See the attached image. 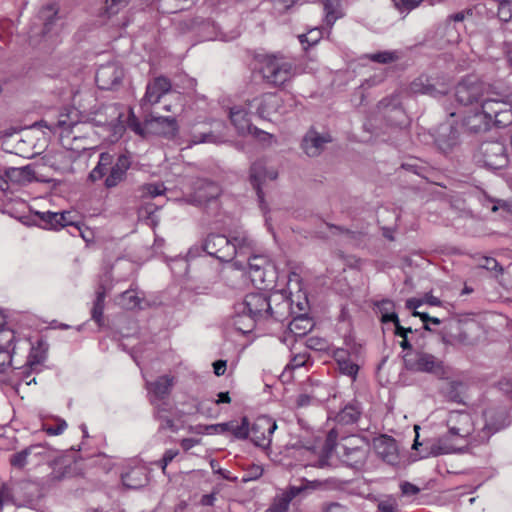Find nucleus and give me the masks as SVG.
Wrapping results in <instances>:
<instances>
[{"label":"nucleus","instance_id":"bb28decb","mask_svg":"<svg viewBox=\"0 0 512 512\" xmlns=\"http://www.w3.org/2000/svg\"><path fill=\"white\" fill-rule=\"evenodd\" d=\"M146 127L150 129L149 133H158L168 138L175 136L178 130L174 117L156 116L153 114L146 117Z\"/></svg>","mask_w":512,"mask_h":512},{"label":"nucleus","instance_id":"7c9ffc66","mask_svg":"<svg viewBox=\"0 0 512 512\" xmlns=\"http://www.w3.org/2000/svg\"><path fill=\"white\" fill-rule=\"evenodd\" d=\"M174 384V378L169 375L159 377L153 382H147V389L151 402L155 404L157 400H162L170 394Z\"/></svg>","mask_w":512,"mask_h":512},{"label":"nucleus","instance_id":"6ab92c4d","mask_svg":"<svg viewBox=\"0 0 512 512\" xmlns=\"http://www.w3.org/2000/svg\"><path fill=\"white\" fill-rule=\"evenodd\" d=\"M251 108L252 107H249L248 103L245 105H235L231 107L229 111V118L232 124L241 135L255 132L268 136L267 133L259 131L256 127L252 126L249 113V109Z\"/></svg>","mask_w":512,"mask_h":512},{"label":"nucleus","instance_id":"2eb2a0df","mask_svg":"<svg viewBox=\"0 0 512 512\" xmlns=\"http://www.w3.org/2000/svg\"><path fill=\"white\" fill-rule=\"evenodd\" d=\"M194 191L185 198L186 202L195 206H201L218 198L221 194L220 186L206 179H199L194 183Z\"/></svg>","mask_w":512,"mask_h":512},{"label":"nucleus","instance_id":"72a5a7b5","mask_svg":"<svg viewBox=\"0 0 512 512\" xmlns=\"http://www.w3.org/2000/svg\"><path fill=\"white\" fill-rule=\"evenodd\" d=\"M382 322L383 323L393 322L394 326H395L394 334L396 336H399L402 338V341L400 342L401 348L406 352L413 351L412 345L408 339V334L412 333L413 330L410 327L405 328V327L401 326L398 315L396 313L383 314Z\"/></svg>","mask_w":512,"mask_h":512},{"label":"nucleus","instance_id":"e433bc0d","mask_svg":"<svg viewBox=\"0 0 512 512\" xmlns=\"http://www.w3.org/2000/svg\"><path fill=\"white\" fill-rule=\"evenodd\" d=\"M37 215L44 223V227L47 229L58 230L62 228L61 220L63 219V215L60 212H37Z\"/></svg>","mask_w":512,"mask_h":512},{"label":"nucleus","instance_id":"2f4dec72","mask_svg":"<svg viewBox=\"0 0 512 512\" xmlns=\"http://www.w3.org/2000/svg\"><path fill=\"white\" fill-rule=\"evenodd\" d=\"M254 250V245L252 246V250L247 255H242L241 257L247 258V265L249 268V273L252 278V281H260L264 282L265 280V271L269 267V260L264 255H251Z\"/></svg>","mask_w":512,"mask_h":512},{"label":"nucleus","instance_id":"ddd939ff","mask_svg":"<svg viewBox=\"0 0 512 512\" xmlns=\"http://www.w3.org/2000/svg\"><path fill=\"white\" fill-rule=\"evenodd\" d=\"M282 98L277 93H266L248 102L249 107L256 109L262 119L272 120L276 115L283 114Z\"/></svg>","mask_w":512,"mask_h":512},{"label":"nucleus","instance_id":"393cba45","mask_svg":"<svg viewBox=\"0 0 512 512\" xmlns=\"http://www.w3.org/2000/svg\"><path fill=\"white\" fill-rule=\"evenodd\" d=\"M373 446L376 454L384 462L395 465L399 460V453L396 441L389 436L381 435L374 439Z\"/></svg>","mask_w":512,"mask_h":512},{"label":"nucleus","instance_id":"f704fd0d","mask_svg":"<svg viewBox=\"0 0 512 512\" xmlns=\"http://www.w3.org/2000/svg\"><path fill=\"white\" fill-rule=\"evenodd\" d=\"M325 13V23L331 29L335 22L344 16L341 0H321Z\"/></svg>","mask_w":512,"mask_h":512},{"label":"nucleus","instance_id":"49530a36","mask_svg":"<svg viewBox=\"0 0 512 512\" xmlns=\"http://www.w3.org/2000/svg\"><path fill=\"white\" fill-rule=\"evenodd\" d=\"M129 3L130 0H106L104 14L108 17L114 16L127 7Z\"/></svg>","mask_w":512,"mask_h":512},{"label":"nucleus","instance_id":"c9c22d12","mask_svg":"<svg viewBox=\"0 0 512 512\" xmlns=\"http://www.w3.org/2000/svg\"><path fill=\"white\" fill-rule=\"evenodd\" d=\"M361 415V409L358 403H351L346 405L337 415L336 419L341 424L355 423Z\"/></svg>","mask_w":512,"mask_h":512},{"label":"nucleus","instance_id":"20e7f679","mask_svg":"<svg viewBox=\"0 0 512 512\" xmlns=\"http://www.w3.org/2000/svg\"><path fill=\"white\" fill-rule=\"evenodd\" d=\"M235 311L239 314L247 313L244 326L239 325L240 318L234 321V328L242 334L251 332L257 321L267 319L268 317L280 320L283 315V313L272 310L269 298L263 293H250L246 295L242 302L235 305Z\"/></svg>","mask_w":512,"mask_h":512},{"label":"nucleus","instance_id":"052dcab7","mask_svg":"<svg viewBox=\"0 0 512 512\" xmlns=\"http://www.w3.org/2000/svg\"><path fill=\"white\" fill-rule=\"evenodd\" d=\"M307 361V357L306 355H295L291 361L287 364L286 368L287 369H291V370H294L296 368H300L302 367Z\"/></svg>","mask_w":512,"mask_h":512},{"label":"nucleus","instance_id":"338daca9","mask_svg":"<svg viewBox=\"0 0 512 512\" xmlns=\"http://www.w3.org/2000/svg\"><path fill=\"white\" fill-rule=\"evenodd\" d=\"M377 307L379 308V311L381 312V318L383 317V314H392L394 313L392 311L394 307V303L390 300H382L377 304Z\"/></svg>","mask_w":512,"mask_h":512},{"label":"nucleus","instance_id":"6e6d98bb","mask_svg":"<svg viewBox=\"0 0 512 512\" xmlns=\"http://www.w3.org/2000/svg\"><path fill=\"white\" fill-rule=\"evenodd\" d=\"M178 450L169 449L167 450L162 459L158 462L162 471L165 473L167 465L178 455Z\"/></svg>","mask_w":512,"mask_h":512},{"label":"nucleus","instance_id":"412c9836","mask_svg":"<svg viewBox=\"0 0 512 512\" xmlns=\"http://www.w3.org/2000/svg\"><path fill=\"white\" fill-rule=\"evenodd\" d=\"M124 76L123 69L116 63L101 65L96 72V83L102 90L113 89Z\"/></svg>","mask_w":512,"mask_h":512},{"label":"nucleus","instance_id":"aec40b11","mask_svg":"<svg viewBox=\"0 0 512 512\" xmlns=\"http://www.w3.org/2000/svg\"><path fill=\"white\" fill-rule=\"evenodd\" d=\"M377 108L391 125L401 126L404 124L406 116L398 95L394 94L382 99Z\"/></svg>","mask_w":512,"mask_h":512},{"label":"nucleus","instance_id":"8fccbe9b","mask_svg":"<svg viewBox=\"0 0 512 512\" xmlns=\"http://www.w3.org/2000/svg\"><path fill=\"white\" fill-rule=\"evenodd\" d=\"M322 37V31L319 28L311 29L307 34L299 35V41L303 44L308 43L309 46L315 45Z\"/></svg>","mask_w":512,"mask_h":512},{"label":"nucleus","instance_id":"0e129e2a","mask_svg":"<svg viewBox=\"0 0 512 512\" xmlns=\"http://www.w3.org/2000/svg\"><path fill=\"white\" fill-rule=\"evenodd\" d=\"M400 488H401L402 494L406 495V496L416 495L420 491L416 485H414L410 482H403L401 484Z\"/></svg>","mask_w":512,"mask_h":512},{"label":"nucleus","instance_id":"0eeeda50","mask_svg":"<svg viewBox=\"0 0 512 512\" xmlns=\"http://www.w3.org/2000/svg\"><path fill=\"white\" fill-rule=\"evenodd\" d=\"M40 124L53 133H58L62 146L69 148H71V141L76 142L79 139L75 130H80L79 126L83 125L80 120V112L73 107L61 110L55 119H45Z\"/></svg>","mask_w":512,"mask_h":512},{"label":"nucleus","instance_id":"5701e85b","mask_svg":"<svg viewBox=\"0 0 512 512\" xmlns=\"http://www.w3.org/2000/svg\"><path fill=\"white\" fill-rule=\"evenodd\" d=\"M410 90L415 94H426L437 97L445 94L448 91V86L435 78L421 75L411 82Z\"/></svg>","mask_w":512,"mask_h":512},{"label":"nucleus","instance_id":"b1692460","mask_svg":"<svg viewBox=\"0 0 512 512\" xmlns=\"http://www.w3.org/2000/svg\"><path fill=\"white\" fill-rule=\"evenodd\" d=\"M331 141L330 134L319 133L314 129H310L303 137L301 147L307 156L316 157L322 153L325 145Z\"/></svg>","mask_w":512,"mask_h":512},{"label":"nucleus","instance_id":"4c0bfd02","mask_svg":"<svg viewBox=\"0 0 512 512\" xmlns=\"http://www.w3.org/2000/svg\"><path fill=\"white\" fill-rule=\"evenodd\" d=\"M336 433L334 430H331L327 435V440L324 446V455L320 456L319 459L313 464V466H316L318 468H325L329 467V452L332 450V448L335 445L336 441Z\"/></svg>","mask_w":512,"mask_h":512},{"label":"nucleus","instance_id":"e2e57ef3","mask_svg":"<svg viewBox=\"0 0 512 512\" xmlns=\"http://www.w3.org/2000/svg\"><path fill=\"white\" fill-rule=\"evenodd\" d=\"M211 405H214V403H211V401H201L197 405V412L200 414L206 416V417H212L214 416Z\"/></svg>","mask_w":512,"mask_h":512},{"label":"nucleus","instance_id":"37998d69","mask_svg":"<svg viewBox=\"0 0 512 512\" xmlns=\"http://www.w3.org/2000/svg\"><path fill=\"white\" fill-rule=\"evenodd\" d=\"M323 483L321 481H307L306 483L300 485V486H290L285 493L289 496L290 499H294L295 497L301 495L308 489H317L319 488Z\"/></svg>","mask_w":512,"mask_h":512},{"label":"nucleus","instance_id":"a19ab883","mask_svg":"<svg viewBox=\"0 0 512 512\" xmlns=\"http://www.w3.org/2000/svg\"><path fill=\"white\" fill-rule=\"evenodd\" d=\"M312 323L308 318L297 317L289 324V330L296 335H305L312 328Z\"/></svg>","mask_w":512,"mask_h":512},{"label":"nucleus","instance_id":"c03bdc74","mask_svg":"<svg viewBox=\"0 0 512 512\" xmlns=\"http://www.w3.org/2000/svg\"><path fill=\"white\" fill-rule=\"evenodd\" d=\"M367 57L373 62H378L382 64L392 63L400 58L399 53L397 51H382L369 54Z\"/></svg>","mask_w":512,"mask_h":512},{"label":"nucleus","instance_id":"4be33fe9","mask_svg":"<svg viewBox=\"0 0 512 512\" xmlns=\"http://www.w3.org/2000/svg\"><path fill=\"white\" fill-rule=\"evenodd\" d=\"M460 134L456 126L451 123H443L437 130L435 143L444 154L452 152L460 143Z\"/></svg>","mask_w":512,"mask_h":512},{"label":"nucleus","instance_id":"dca6fc26","mask_svg":"<svg viewBox=\"0 0 512 512\" xmlns=\"http://www.w3.org/2000/svg\"><path fill=\"white\" fill-rule=\"evenodd\" d=\"M276 429V422L271 417L262 415L256 418L249 434L251 433V440L256 446L267 447L270 445L272 434Z\"/></svg>","mask_w":512,"mask_h":512},{"label":"nucleus","instance_id":"603ef678","mask_svg":"<svg viewBox=\"0 0 512 512\" xmlns=\"http://www.w3.org/2000/svg\"><path fill=\"white\" fill-rule=\"evenodd\" d=\"M42 15L45 18L44 23V34H47L50 31V26L53 24L54 20L57 16V11L53 6H48L42 11Z\"/></svg>","mask_w":512,"mask_h":512},{"label":"nucleus","instance_id":"a18cd8bd","mask_svg":"<svg viewBox=\"0 0 512 512\" xmlns=\"http://www.w3.org/2000/svg\"><path fill=\"white\" fill-rule=\"evenodd\" d=\"M127 127L142 137H145L150 130L149 128L146 127V121L144 122V125H142L140 121L136 118L132 110H129Z\"/></svg>","mask_w":512,"mask_h":512},{"label":"nucleus","instance_id":"de8ad7c7","mask_svg":"<svg viewBox=\"0 0 512 512\" xmlns=\"http://www.w3.org/2000/svg\"><path fill=\"white\" fill-rule=\"evenodd\" d=\"M423 1L424 0H392L394 7L399 13L405 15L417 8Z\"/></svg>","mask_w":512,"mask_h":512},{"label":"nucleus","instance_id":"ea45409f","mask_svg":"<svg viewBox=\"0 0 512 512\" xmlns=\"http://www.w3.org/2000/svg\"><path fill=\"white\" fill-rule=\"evenodd\" d=\"M15 333L9 328L0 329V350L7 351L11 356L14 352Z\"/></svg>","mask_w":512,"mask_h":512},{"label":"nucleus","instance_id":"79ce46f5","mask_svg":"<svg viewBox=\"0 0 512 512\" xmlns=\"http://www.w3.org/2000/svg\"><path fill=\"white\" fill-rule=\"evenodd\" d=\"M223 139L221 136L213 133V132H203V133H192L190 143L201 144V143H213L219 144L222 143Z\"/></svg>","mask_w":512,"mask_h":512},{"label":"nucleus","instance_id":"a878e982","mask_svg":"<svg viewBox=\"0 0 512 512\" xmlns=\"http://www.w3.org/2000/svg\"><path fill=\"white\" fill-rule=\"evenodd\" d=\"M278 176V172L275 169H268L263 160L255 161L250 168V181L254 189L256 190L257 196L262 199L263 192L261 185L266 180H275Z\"/></svg>","mask_w":512,"mask_h":512},{"label":"nucleus","instance_id":"c756f323","mask_svg":"<svg viewBox=\"0 0 512 512\" xmlns=\"http://www.w3.org/2000/svg\"><path fill=\"white\" fill-rule=\"evenodd\" d=\"M7 180L9 189L11 185L25 186L35 179L34 171L27 165L23 167H10L5 170L3 176Z\"/></svg>","mask_w":512,"mask_h":512},{"label":"nucleus","instance_id":"f03ea898","mask_svg":"<svg viewBox=\"0 0 512 512\" xmlns=\"http://www.w3.org/2000/svg\"><path fill=\"white\" fill-rule=\"evenodd\" d=\"M512 123V98L486 97L481 101V111L468 115L464 126L471 133L487 131L491 125L506 127Z\"/></svg>","mask_w":512,"mask_h":512},{"label":"nucleus","instance_id":"f3484780","mask_svg":"<svg viewBox=\"0 0 512 512\" xmlns=\"http://www.w3.org/2000/svg\"><path fill=\"white\" fill-rule=\"evenodd\" d=\"M85 150L84 146H74L71 141V148L63 147L62 150L49 154L46 158L47 164L60 173L72 171L73 163L76 159L75 151Z\"/></svg>","mask_w":512,"mask_h":512},{"label":"nucleus","instance_id":"6e6552de","mask_svg":"<svg viewBox=\"0 0 512 512\" xmlns=\"http://www.w3.org/2000/svg\"><path fill=\"white\" fill-rule=\"evenodd\" d=\"M368 452L366 441L355 435L346 437L337 444V454L343 464L357 470L365 465Z\"/></svg>","mask_w":512,"mask_h":512},{"label":"nucleus","instance_id":"f8f14e48","mask_svg":"<svg viewBox=\"0 0 512 512\" xmlns=\"http://www.w3.org/2000/svg\"><path fill=\"white\" fill-rule=\"evenodd\" d=\"M47 457L46 448L40 444L30 445L9 458L10 465L17 470H23L28 465H39Z\"/></svg>","mask_w":512,"mask_h":512},{"label":"nucleus","instance_id":"1a4fd4ad","mask_svg":"<svg viewBox=\"0 0 512 512\" xmlns=\"http://www.w3.org/2000/svg\"><path fill=\"white\" fill-rule=\"evenodd\" d=\"M404 366L413 372L430 373L436 376L444 375L443 362L432 354L413 350L403 354Z\"/></svg>","mask_w":512,"mask_h":512},{"label":"nucleus","instance_id":"bf43d9fd","mask_svg":"<svg viewBox=\"0 0 512 512\" xmlns=\"http://www.w3.org/2000/svg\"><path fill=\"white\" fill-rule=\"evenodd\" d=\"M480 267L489 271H496L498 268L500 271L502 270L497 260L491 257H484L480 263Z\"/></svg>","mask_w":512,"mask_h":512},{"label":"nucleus","instance_id":"680f3d73","mask_svg":"<svg viewBox=\"0 0 512 512\" xmlns=\"http://www.w3.org/2000/svg\"><path fill=\"white\" fill-rule=\"evenodd\" d=\"M60 214L63 215V219L61 220V226L62 228L66 227V226H73L75 227L78 231H80V226L78 223H76L73 219V216H72V213L69 212V211H63V212H60Z\"/></svg>","mask_w":512,"mask_h":512},{"label":"nucleus","instance_id":"774afa93","mask_svg":"<svg viewBox=\"0 0 512 512\" xmlns=\"http://www.w3.org/2000/svg\"><path fill=\"white\" fill-rule=\"evenodd\" d=\"M508 67L512 71V42H505L503 46Z\"/></svg>","mask_w":512,"mask_h":512},{"label":"nucleus","instance_id":"c85d7f7f","mask_svg":"<svg viewBox=\"0 0 512 512\" xmlns=\"http://www.w3.org/2000/svg\"><path fill=\"white\" fill-rule=\"evenodd\" d=\"M111 273L106 272L101 278L98 289L96 291V299L93 303L91 317L97 322L99 325L103 320V311H104V301L106 292L110 289V281H111Z\"/></svg>","mask_w":512,"mask_h":512},{"label":"nucleus","instance_id":"4d7b16f0","mask_svg":"<svg viewBox=\"0 0 512 512\" xmlns=\"http://www.w3.org/2000/svg\"><path fill=\"white\" fill-rule=\"evenodd\" d=\"M157 417L160 420V428L161 429H171L174 430L175 424L174 421L168 416L164 415L161 410L157 411Z\"/></svg>","mask_w":512,"mask_h":512},{"label":"nucleus","instance_id":"4468645a","mask_svg":"<svg viewBox=\"0 0 512 512\" xmlns=\"http://www.w3.org/2000/svg\"><path fill=\"white\" fill-rule=\"evenodd\" d=\"M485 86L482 82L473 77L462 80L457 86L455 97L462 105H471L478 102L484 95Z\"/></svg>","mask_w":512,"mask_h":512},{"label":"nucleus","instance_id":"58836bf2","mask_svg":"<svg viewBox=\"0 0 512 512\" xmlns=\"http://www.w3.org/2000/svg\"><path fill=\"white\" fill-rule=\"evenodd\" d=\"M141 299L135 290H126L119 296V305L125 309H135L140 305Z\"/></svg>","mask_w":512,"mask_h":512},{"label":"nucleus","instance_id":"09e8293b","mask_svg":"<svg viewBox=\"0 0 512 512\" xmlns=\"http://www.w3.org/2000/svg\"><path fill=\"white\" fill-rule=\"evenodd\" d=\"M498 4V18L503 22H508L512 19V1L511 0H499Z\"/></svg>","mask_w":512,"mask_h":512},{"label":"nucleus","instance_id":"13d9d810","mask_svg":"<svg viewBox=\"0 0 512 512\" xmlns=\"http://www.w3.org/2000/svg\"><path fill=\"white\" fill-rule=\"evenodd\" d=\"M165 188L162 184H148L144 187L146 194L151 197L160 196L164 192Z\"/></svg>","mask_w":512,"mask_h":512},{"label":"nucleus","instance_id":"9d476101","mask_svg":"<svg viewBox=\"0 0 512 512\" xmlns=\"http://www.w3.org/2000/svg\"><path fill=\"white\" fill-rule=\"evenodd\" d=\"M478 163L488 169H502L508 164V154L504 143L500 141L483 142L476 154Z\"/></svg>","mask_w":512,"mask_h":512},{"label":"nucleus","instance_id":"69168bd1","mask_svg":"<svg viewBox=\"0 0 512 512\" xmlns=\"http://www.w3.org/2000/svg\"><path fill=\"white\" fill-rule=\"evenodd\" d=\"M12 364L11 355L7 351L0 350V374Z\"/></svg>","mask_w":512,"mask_h":512},{"label":"nucleus","instance_id":"9b49d317","mask_svg":"<svg viewBox=\"0 0 512 512\" xmlns=\"http://www.w3.org/2000/svg\"><path fill=\"white\" fill-rule=\"evenodd\" d=\"M478 330L479 325L474 321H454L447 327V332L443 339L448 343L470 345L474 343L476 339L475 332Z\"/></svg>","mask_w":512,"mask_h":512},{"label":"nucleus","instance_id":"864d4df0","mask_svg":"<svg viewBox=\"0 0 512 512\" xmlns=\"http://www.w3.org/2000/svg\"><path fill=\"white\" fill-rule=\"evenodd\" d=\"M67 428V423L63 419H58L55 426L43 424V430L49 435H60Z\"/></svg>","mask_w":512,"mask_h":512},{"label":"nucleus","instance_id":"473e14b6","mask_svg":"<svg viewBox=\"0 0 512 512\" xmlns=\"http://www.w3.org/2000/svg\"><path fill=\"white\" fill-rule=\"evenodd\" d=\"M122 483L126 488L139 489L148 483V474L143 466L135 467L122 475Z\"/></svg>","mask_w":512,"mask_h":512},{"label":"nucleus","instance_id":"39448f33","mask_svg":"<svg viewBox=\"0 0 512 512\" xmlns=\"http://www.w3.org/2000/svg\"><path fill=\"white\" fill-rule=\"evenodd\" d=\"M130 165V159L126 155H120L115 160L112 154L103 152L99 156L96 167L90 172L89 178L95 182L106 176L104 186L111 189L125 180Z\"/></svg>","mask_w":512,"mask_h":512},{"label":"nucleus","instance_id":"3c124183","mask_svg":"<svg viewBox=\"0 0 512 512\" xmlns=\"http://www.w3.org/2000/svg\"><path fill=\"white\" fill-rule=\"evenodd\" d=\"M338 369L342 374L355 378L359 367L349 358L348 360L339 363Z\"/></svg>","mask_w":512,"mask_h":512},{"label":"nucleus","instance_id":"a211bd4d","mask_svg":"<svg viewBox=\"0 0 512 512\" xmlns=\"http://www.w3.org/2000/svg\"><path fill=\"white\" fill-rule=\"evenodd\" d=\"M170 80L164 76L154 78L148 82L146 92L141 99L140 105L144 110H148L153 105L160 102L161 98L171 90Z\"/></svg>","mask_w":512,"mask_h":512},{"label":"nucleus","instance_id":"5fc2aeb1","mask_svg":"<svg viewBox=\"0 0 512 512\" xmlns=\"http://www.w3.org/2000/svg\"><path fill=\"white\" fill-rule=\"evenodd\" d=\"M291 501H292V499H290L289 496L285 492H283L281 494V496H279L274 503L275 511L276 512H285L288 509Z\"/></svg>","mask_w":512,"mask_h":512},{"label":"nucleus","instance_id":"7ed1b4c3","mask_svg":"<svg viewBox=\"0 0 512 512\" xmlns=\"http://www.w3.org/2000/svg\"><path fill=\"white\" fill-rule=\"evenodd\" d=\"M253 240L246 234L229 239L222 234H209L203 243L207 254L222 262H230L235 257L247 255L251 252Z\"/></svg>","mask_w":512,"mask_h":512},{"label":"nucleus","instance_id":"cd10ccee","mask_svg":"<svg viewBox=\"0 0 512 512\" xmlns=\"http://www.w3.org/2000/svg\"><path fill=\"white\" fill-rule=\"evenodd\" d=\"M208 433H225L231 432L237 439H246L249 436V421L246 417L242 418L241 424L236 421H229L225 423L212 424L205 426Z\"/></svg>","mask_w":512,"mask_h":512},{"label":"nucleus","instance_id":"423d86ee","mask_svg":"<svg viewBox=\"0 0 512 512\" xmlns=\"http://www.w3.org/2000/svg\"><path fill=\"white\" fill-rule=\"evenodd\" d=\"M261 73L267 83L280 87L294 78L299 71L284 55L267 54L262 59Z\"/></svg>","mask_w":512,"mask_h":512},{"label":"nucleus","instance_id":"f257e3e1","mask_svg":"<svg viewBox=\"0 0 512 512\" xmlns=\"http://www.w3.org/2000/svg\"><path fill=\"white\" fill-rule=\"evenodd\" d=\"M484 426L477 432H474L475 422L472 415L465 411H451L446 419L448 433L437 439L419 442L418 429L415 426L416 437L412 448L418 450L419 446H424L421 457L438 456L460 452L462 446L468 443L480 444L489 440V438L503 428L501 423L491 422L493 413L491 411L484 413Z\"/></svg>","mask_w":512,"mask_h":512}]
</instances>
